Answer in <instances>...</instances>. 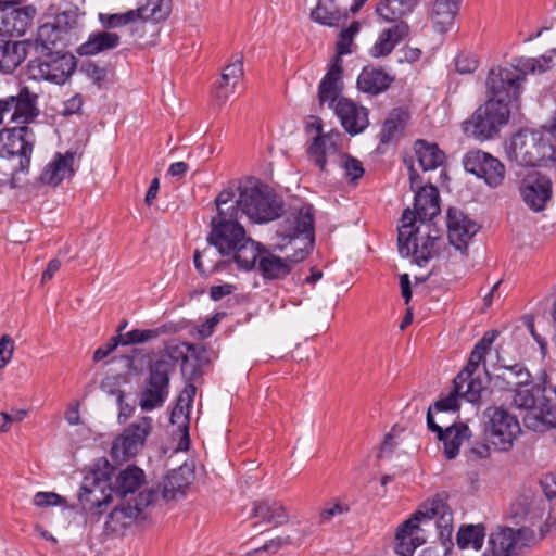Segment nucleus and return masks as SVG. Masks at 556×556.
I'll list each match as a JSON object with an SVG mask.
<instances>
[{
	"label": "nucleus",
	"mask_w": 556,
	"mask_h": 556,
	"mask_svg": "<svg viewBox=\"0 0 556 556\" xmlns=\"http://www.w3.org/2000/svg\"><path fill=\"white\" fill-rule=\"evenodd\" d=\"M215 204L217 215L212 218L207 241L220 255H229L245 237V230L238 220L239 208L235 205V191L231 188L223 190Z\"/></svg>",
	"instance_id": "1"
},
{
	"label": "nucleus",
	"mask_w": 556,
	"mask_h": 556,
	"mask_svg": "<svg viewBox=\"0 0 556 556\" xmlns=\"http://www.w3.org/2000/svg\"><path fill=\"white\" fill-rule=\"evenodd\" d=\"M169 357L162 356L149 366V375L144 380L139 401V405L144 412H151L163 406L169 394L170 374L175 370L173 358L182 357L186 361V353L194 351V346L190 343L180 342L169 346Z\"/></svg>",
	"instance_id": "2"
},
{
	"label": "nucleus",
	"mask_w": 556,
	"mask_h": 556,
	"mask_svg": "<svg viewBox=\"0 0 556 556\" xmlns=\"http://www.w3.org/2000/svg\"><path fill=\"white\" fill-rule=\"evenodd\" d=\"M401 223L397 236L400 254L412 256L418 266H425L438 253L439 230L431 224L415 227V215L409 207L403 212Z\"/></svg>",
	"instance_id": "3"
},
{
	"label": "nucleus",
	"mask_w": 556,
	"mask_h": 556,
	"mask_svg": "<svg viewBox=\"0 0 556 556\" xmlns=\"http://www.w3.org/2000/svg\"><path fill=\"white\" fill-rule=\"evenodd\" d=\"M312 127H315L317 135L313 139L307 154L319 170L328 172L327 166L334 163L343 169L345 177L350 180L359 179L364 175L362 163L349 154L340 153L339 141L341 134L334 130L324 134L319 121L313 123Z\"/></svg>",
	"instance_id": "4"
},
{
	"label": "nucleus",
	"mask_w": 556,
	"mask_h": 556,
	"mask_svg": "<svg viewBox=\"0 0 556 556\" xmlns=\"http://www.w3.org/2000/svg\"><path fill=\"white\" fill-rule=\"evenodd\" d=\"M507 157L520 166H542L556 161V150L543 132L523 129L515 134L505 146Z\"/></svg>",
	"instance_id": "5"
},
{
	"label": "nucleus",
	"mask_w": 556,
	"mask_h": 556,
	"mask_svg": "<svg viewBox=\"0 0 556 556\" xmlns=\"http://www.w3.org/2000/svg\"><path fill=\"white\" fill-rule=\"evenodd\" d=\"M238 190L235 205L239 208V215L245 214L258 224L271 222L281 215L282 201L269 186L257 182L240 186Z\"/></svg>",
	"instance_id": "6"
},
{
	"label": "nucleus",
	"mask_w": 556,
	"mask_h": 556,
	"mask_svg": "<svg viewBox=\"0 0 556 556\" xmlns=\"http://www.w3.org/2000/svg\"><path fill=\"white\" fill-rule=\"evenodd\" d=\"M113 467L106 459L97 462L84 477L78 493L83 509L100 516L103 507L112 501L114 493L111 483Z\"/></svg>",
	"instance_id": "7"
},
{
	"label": "nucleus",
	"mask_w": 556,
	"mask_h": 556,
	"mask_svg": "<svg viewBox=\"0 0 556 556\" xmlns=\"http://www.w3.org/2000/svg\"><path fill=\"white\" fill-rule=\"evenodd\" d=\"M510 109L495 100H486L463 123V130L478 140L493 138L508 122Z\"/></svg>",
	"instance_id": "8"
},
{
	"label": "nucleus",
	"mask_w": 556,
	"mask_h": 556,
	"mask_svg": "<svg viewBox=\"0 0 556 556\" xmlns=\"http://www.w3.org/2000/svg\"><path fill=\"white\" fill-rule=\"evenodd\" d=\"M523 75L514 66L494 67L486 78V92L489 100H495L509 108L517 101L522 92Z\"/></svg>",
	"instance_id": "9"
},
{
	"label": "nucleus",
	"mask_w": 556,
	"mask_h": 556,
	"mask_svg": "<svg viewBox=\"0 0 556 556\" xmlns=\"http://www.w3.org/2000/svg\"><path fill=\"white\" fill-rule=\"evenodd\" d=\"M42 54L43 58H38L28 63L27 72L30 79L63 84L74 73L76 62L72 54L63 52Z\"/></svg>",
	"instance_id": "10"
},
{
	"label": "nucleus",
	"mask_w": 556,
	"mask_h": 556,
	"mask_svg": "<svg viewBox=\"0 0 556 556\" xmlns=\"http://www.w3.org/2000/svg\"><path fill=\"white\" fill-rule=\"evenodd\" d=\"M484 416L490 442L500 451H508L521 433L518 419L502 407H489Z\"/></svg>",
	"instance_id": "11"
},
{
	"label": "nucleus",
	"mask_w": 556,
	"mask_h": 556,
	"mask_svg": "<svg viewBox=\"0 0 556 556\" xmlns=\"http://www.w3.org/2000/svg\"><path fill=\"white\" fill-rule=\"evenodd\" d=\"M169 4L166 0H147V3L135 10L115 14H99L101 24L106 28H116L138 23L164 21L169 15Z\"/></svg>",
	"instance_id": "12"
},
{
	"label": "nucleus",
	"mask_w": 556,
	"mask_h": 556,
	"mask_svg": "<svg viewBox=\"0 0 556 556\" xmlns=\"http://www.w3.org/2000/svg\"><path fill=\"white\" fill-rule=\"evenodd\" d=\"M155 498L156 492L154 490L143 489L136 497H131L126 503L116 506L108 517L105 522L106 530L115 534H122Z\"/></svg>",
	"instance_id": "13"
},
{
	"label": "nucleus",
	"mask_w": 556,
	"mask_h": 556,
	"mask_svg": "<svg viewBox=\"0 0 556 556\" xmlns=\"http://www.w3.org/2000/svg\"><path fill=\"white\" fill-rule=\"evenodd\" d=\"M36 136L28 126L5 128L0 131V156H20V167L27 170L30 163Z\"/></svg>",
	"instance_id": "14"
},
{
	"label": "nucleus",
	"mask_w": 556,
	"mask_h": 556,
	"mask_svg": "<svg viewBox=\"0 0 556 556\" xmlns=\"http://www.w3.org/2000/svg\"><path fill=\"white\" fill-rule=\"evenodd\" d=\"M534 541L535 534L528 527H500L490 534L489 545L493 556H519Z\"/></svg>",
	"instance_id": "15"
},
{
	"label": "nucleus",
	"mask_w": 556,
	"mask_h": 556,
	"mask_svg": "<svg viewBox=\"0 0 556 556\" xmlns=\"http://www.w3.org/2000/svg\"><path fill=\"white\" fill-rule=\"evenodd\" d=\"M410 189L415 192L414 210L415 223L429 224L440 213L439 190L432 184L422 185L421 177L413 165L408 166Z\"/></svg>",
	"instance_id": "16"
},
{
	"label": "nucleus",
	"mask_w": 556,
	"mask_h": 556,
	"mask_svg": "<svg viewBox=\"0 0 556 556\" xmlns=\"http://www.w3.org/2000/svg\"><path fill=\"white\" fill-rule=\"evenodd\" d=\"M152 430V418L144 416L137 422L130 424L114 440L111 455L116 460H126L135 456L144 445Z\"/></svg>",
	"instance_id": "17"
},
{
	"label": "nucleus",
	"mask_w": 556,
	"mask_h": 556,
	"mask_svg": "<svg viewBox=\"0 0 556 556\" xmlns=\"http://www.w3.org/2000/svg\"><path fill=\"white\" fill-rule=\"evenodd\" d=\"M519 194L529 210L534 213L542 212L552 201V181L540 172H531L520 181Z\"/></svg>",
	"instance_id": "18"
},
{
	"label": "nucleus",
	"mask_w": 556,
	"mask_h": 556,
	"mask_svg": "<svg viewBox=\"0 0 556 556\" xmlns=\"http://www.w3.org/2000/svg\"><path fill=\"white\" fill-rule=\"evenodd\" d=\"M417 513L420 514V520L427 530L431 527L437 529L438 536L444 546L452 544L453 515L443 500H432L424 504Z\"/></svg>",
	"instance_id": "19"
},
{
	"label": "nucleus",
	"mask_w": 556,
	"mask_h": 556,
	"mask_svg": "<svg viewBox=\"0 0 556 556\" xmlns=\"http://www.w3.org/2000/svg\"><path fill=\"white\" fill-rule=\"evenodd\" d=\"M464 167L467 172L483 178L492 188L502 185L505 177L504 165L491 154L483 151H470L465 155Z\"/></svg>",
	"instance_id": "20"
},
{
	"label": "nucleus",
	"mask_w": 556,
	"mask_h": 556,
	"mask_svg": "<svg viewBox=\"0 0 556 556\" xmlns=\"http://www.w3.org/2000/svg\"><path fill=\"white\" fill-rule=\"evenodd\" d=\"M427 529L420 520V514L415 513L401 523L395 533V551L401 556H412L415 549L426 543Z\"/></svg>",
	"instance_id": "21"
},
{
	"label": "nucleus",
	"mask_w": 556,
	"mask_h": 556,
	"mask_svg": "<svg viewBox=\"0 0 556 556\" xmlns=\"http://www.w3.org/2000/svg\"><path fill=\"white\" fill-rule=\"evenodd\" d=\"M277 233L282 239H298L303 236L306 245H311L314 239V219L311 206H303L296 212L290 213L279 225Z\"/></svg>",
	"instance_id": "22"
},
{
	"label": "nucleus",
	"mask_w": 556,
	"mask_h": 556,
	"mask_svg": "<svg viewBox=\"0 0 556 556\" xmlns=\"http://www.w3.org/2000/svg\"><path fill=\"white\" fill-rule=\"evenodd\" d=\"M479 226L457 208L447 211V236L452 245L457 250L467 249L470 240L478 232Z\"/></svg>",
	"instance_id": "23"
},
{
	"label": "nucleus",
	"mask_w": 556,
	"mask_h": 556,
	"mask_svg": "<svg viewBox=\"0 0 556 556\" xmlns=\"http://www.w3.org/2000/svg\"><path fill=\"white\" fill-rule=\"evenodd\" d=\"M37 14L34 5L0 8V33L23 36L31 26Z\"/></svg>",
	"instance_id": "24"
},
{
	"label": "nucleus",
	"mask_w": 556,
	"mask_h": 556,
	"mask_svg": "<svg viewBox=\"0 0 556 556\" xmlns=\"http://www.w3.org/2000/svg\"><path fill=\"white\" fill-rule=\"evenodd\" d=\"M7 102L8 113H12V122L29 123L39 115L37 106L38 94L28 87L20 88L18 92L3 99Z\"/></svg>",
	"instance_id": "25"
},
{
	"label": "nucleus",
	"mask_w": 556,
	"mask_h": 556,
	"mask_svg": "<svg viewBox=\"0 0 556 556\" xmlns=\"http://www.w3.org/2000/svg\"><path fill=\"white\" fill-rule=\"evenodd\" d=\"M332 109L350 135L362 132L369 124L367 110L346 98H340Z\"/></svg>",
	"instance_id": "26"
},
{
	"label": "nucleus",
	"mask_w": 556,
	"mask_h": 556,
	"mask_svg": "<svg viewBox=\"0 0 556 556\" xmlns=\"http://www.w3.org/2000/svg\"><path fill=\"white\" fill-rule=\"evenodd\" d=\"M523 425L533 431L545 432L556 428V404L544 395H539V402L522 415Z\"/></svg>",
	"instance_id": "27"
},
{
	"label": "nucleus",
	"mask_w": 556,
	"mask_h": 556,
	"mask_svg": "<svg viewBox=\"0 0 556 556\" xmlns=\"http://www.w3.org/2000/svg\"><path fill=\"white\" fill-rule=\"evenodd\" d=\"M307 255L304 248H300L292 257L281 258L273 253H263L258 261V269L265 279H281L292 269V266L303 261Z\"/></svg>",
	"instance_id": "28"
},
{
	"label": "nucleus",
	"mask_w": 556,
	"mask_h": 556,
	"mask_svg": "<svg viewBox=\"0 0 556 556\" xmlns=\"http://www.w3.org/2000/svg\"><path fill=\"white\" fill-rule=\"evenodd\" d=\"M409 33L410 28L406 22H397L382 29L369 49L370 56L383 58L389 55L400 42L409 36Z\"/></svg>",
	"instance_id": "29"
},
{
	"label": "nucleus",
	"mask_w": 556,
	"mask_h": 556,
	"mask_svg": "<svg viewBox=\"0 0 556 556\" xmlns=\"http://www.w3.org/2000/svg\"><path fill=\"white\" fill-rule=\"evenodd\" d=\"M28 46L25 40H11L4 34H0V72L13 73L25 61Z\"/></svg>",
	"instance_id": "30"
},
{
	"label": "nucleus",
	"mask_w": 556,
	"mask_h": 556,
	"mask_svg": "<svg viewBox=\"0 0 556 556\" xmlns=\"http://www.w3.org/2000/svg\"><path fill=\"white\" fill-rule=\"evenodd\" d=\"M75 153L67 151L65 154L56 153L43 168L39 176L43 185L56 187L64 179L74 174L73 162Z\"/></svg>",
	"instance_id": "31"
},
{
	"label": "nucleus",
	"mask_w": 556,
	"mask_h": 556,
	"mask_svg": "<svg viewBox=\"0 0 556 556\" xmlns=\"http://www.w3.org/2000/svg\"><path fill=\"white\" fill-rule=\"evenodd\" d=\"M341 63V60L336 59L319 85V101L320 103H328L329 108H333L340 99L339 92L342 79Z\"/></svg>",
	"instance_id": "32"
},
{
	"label": "nucleus",
	"mask_w": 556,
	"mask_h": 556,
	"mask_svg": "<svg viewBox=\"0 0 556 556\" xmlns=\"http://www.w3.org/2000/svg\"><path fill=\"white\" fill-rule=\"evenodd\" d=\"M67 40L62 30L56 29L51 23H46L37 30L35 47L39 53L62 52L61 49L66 46Z\"/></svg>",
	"instance_id": "33"
},
{
	"label": "nucleus",
	"mask_w": 556,
	"mask_h": 556,
	"mask_svg": "<svg viewBox=\"0 0 556 556\" xmlns=\"http://www.w3.org/2000/svg\"><path fill=\"white\" fill-rule=\"evenodd\" d=\"M243 76V64L241 60L226 66L220 79L216 84L215 99L222 104L235 92L236 86Z\"/></svg>",
	"instance_id": "34"
},
{
	"label": "nucleus",
	"mask_w": 556,
	"mask_h": 556,
	"mask_svg": "<svg viewBox=\"0 0 556 556\" xmlns=\"http://www.w3.org/2000/svg\"><path fill=\"white\" fill-rule=\"evenodd\" d=\"M146 475L142 469L137 466H128L121 470L115 478L113 491L116 495L126 497L134 494L144 483Z\"/></svg>",
	"instance_id": "35"
},
{
	"label": "nucleus",
	"mask_w": 556,
	"mask_h": 556,
	"mask_svg": "<svg viewBox=\"0 0 556 556\" xmlns=\"http://www.w3.org/2000/svg\"><path fill=\"white\" fill-rule=\"evenodd\" d=\"M392 80L393 78L383 70L368 66L361 72L357 88L366 93L378 94L384 91Z\"/></svg>",
	"instance_id": "36"
},
{
	"label": "nucleus",
	"mask_w": 556,
	"mask_h": 556,
	"mask_svg": "<svg viewBox=\"0 0 556 556\" xmlns=\"http://www.w3.org/2000/svg\"><path fill=\"white\" fill-rule=\"evenodd\" d=\"M496 333L494 331L486 332L481 340L473 346L467 366L456 377L455 382L462 384L465 379L470 378L477 370L481 362L484 359L488 352L495 340Z\"/></svg>",
	"instance_id": "37"
},
{
	"label": "nucleus",
	"mask_w": 556,
	"mask_h": 556,
	"mask_svg": "<svg viewBox=\"0 0 556 556\" xmlns=\"http://www.w3.org/2000/svg\"><path fill=\"white\" fill-rule=\"evenodd\" d=\"M470 435V430L464 422L447 427L439 437V440L443 442L446 458H455L459 453L460 445L469 440Z\"/></svg>",
	"instance_id": "38"
},
{
	"label": "nucleus",
	"mask_w": 556,
	"mask_h": 556,
	"mask_svg": "<svg viewBox=\"0 0 556 556\" xmlns=\"http://www.w3.org/2000/svg\"><path fill=\"white\" fill-rule=\"evenodd\" d=\"M417 161L424 172L434 170L445 160V154L435 143L419 139L414 144Z\"/></svg>",
	"instance_id": "39"
},
{
	"label": "nucleus",
	"mask_w": 556,
	"mask_h": 556,
	"mask_svg": "<svg viewBox=\"0 0 556 556\" xmlns=\"http://www.w3.org/2000/svg\"><path fill=\"white\" fill-rule=\"evenodd\" d=\"M555 55L556 49H551L538 58H516L514 59V66L523 75L526 80L528 74H543L553 68Z\"/></svg>",
	"instance_id": "40"
},
{
	"label": "nucleus",
	"mask_w": 556,
	"mask_h": 556,
	"mask_svg": "<svg viewBox=\"0 0 556 556\" xmlns=\"http://www.w3.org/2000/svg\"><path fill=\"white\" fill-rule=\"evenodd\" d=\"M458 9L457 0H435L432 10L433 27L444 34L451 29Z\"/></svg>",
	"instance_id": "41"
},
{
	"label": "nucleus",
	"mask_w": 556,
	"mask_h": 556,
	"mask_svg": "<svg viewBox=\"0 0 556 556\" xmlns=\"http://www.w3.org/2000/svg\"><path fill=\"white\" fill-rule=\"evenodd\" d=\"M119 43V36L110 31H98L91 34L88 40L81 43L77 53L80 55H94L109 49L117 47Z\"/></svg>",
	"instance_id": "42"
},
{
	"label": "nucleus",
	"mask_w": 556,
	"mask_h": 556,
	"mask_svg": "<svg viewBox=\"0 0 556 556\" xmlns=\"http://www.w3.org/2000/svg\"><path fill=\"white\" fill-rule=\"evenodd\" d=\"M193 480V471L187 466H180L173 469L164 479L163 496L165 498H174L177 493H181Z\"/></svg>",
	"instance_id": "43"
},
{
	"label": "nucleus",
	"mask_w": 556,
	"mask_h": 556,
	"mask_svg": "<svg viewBox=\"0 0 556 556\" xmlns=\"http://www.w3.org/2000/svg\"><path fill=\"white\" fill-rule=\"evenodd\" d=\"M232 254L238 267L244 270L254 268L256 261H260L263 255L260 250V244L247 236L244 237V240L233 249Z\"/></svg>",
	"instance_id": "44"
},
{
	"label": "nucleus",
	"mask_w": 556,
	"mask_h": 556,
	"mask_svg": "<svg viewBox=\"0 0 556 556\" xmlns=\"http://www.w3.org/2000/svg\"><path fill=\"white\" fill-rule=\"evenodd\" d=\"M416 0H381L376 7L377 14L386 22L397 23L404 15L410 13Z\"/></svg>",
	"instance_id": "45"
},
{
	"label": "nucleus",
	"mask_w": 556,
	"mask_h": 556,
	"mask_svg": "<svg viewBox=\"0 0 556 556\" xmlns=\"http://www.w3.org/2000/svg\"><path fill=\"white\" fill-rule=\"evenodd\" d=\"M309 18L323 26L337 27L341 22L349 18V12L341 9H332L327 3L319 1L314 9L311 10Z\"/></svg>",
	"instance_id": "46"
},
{
	"label": "nucleus",
	"mask_w": 556,
	"mask_h": 556,
	"mask_svg": "<svg viewBox=\"0 0 556 556\" xmlns=\"http://www.w3.org/2000/svg\"><path fill=\"white\" fill-rule=\"evenodd\" d=\"M195 391L197 389L192 383H189L185 387L182 392L177 397L176 405L172 410V424H177L179 428H184V426L188 427L189 409L192 405Z\"/></svg>",
	"instance_id": "47"
},
{
	"label": "nucleus",
	"mask_w": 556,
	"mask_h": 556,
	"mask_svg": "<svg viewBox=\"0 0 556 556\" xmlns=\"http://www.w3.org/2000/svg\"><path fill=\"white\" fill-rule=\"evenodd\" d=\"M485 528L482 525H464L459 528L456 542L460 549L479 551L484 542Z\"/></svg>",
	"instance_id": "48"
},
{
	"label": "nucleus",
	"mask_w": 556,
	"mask_h": 556,
	"mask_svg": "<svg viewBox=\"0 0 556 556\" xmlns=\"http://www.w3.org/2000/svg\"><path fill=\"white\" fill-rule=\"evenodd\" d=\"M407 121V113L401 109L393 110L383 123L380 140L389 143L396 139L404 130Z\"/></svg>",
	"instance_id": "49"
},
{
	"label": "nucleus",
	"mask_w": 556,
	"mask_h": 556,
	"mask_svg": "<svg viewBox=\"0 0 556 556\" xmlns=\"http://www.w3.org/2000/svg\"><path fill=\"white\" fill-rule=\"evenodd\" d=\"M361 30L359 22H352L349 27L342 29L337 40V58L341 60L342 55L353 53L355 51V45L353 42L355 36Z\"/></svg>",
	"instance_id": "50"
},
{
	"label": "nucleus",
	"mask_w": 556,
	"mask_h": 556,
	"mask_svg": "<svg viewBox=\"0 0 556 556\" xmlns=\"http://www.w3.org/2000/svg\"><path fill=\"white\" fill-rule=\"evenodd\" d=\"M215 254V251L211 247L194 252V266L202 276H208L215 271L217 266V261L214 258Z\"/></svg>",
	"instance_id": "51"
},
{
	"label": "nucleus",
	"mask_w": 556,
	"mask_h": 556,
	"mask_svg": "<svg viewBox=\"0 0 556 556\" xmlns=\"http://www.w3.org/2000/svg\"><path fill=\"white\" fill-rule=\"evenodd\" d=\"M464 388L460 391V396L466 399L470 403H478L482 396V393L485 391L483 382L479 378H470L465 379L463 382Z\"/></svg>",
	"instance_id": "52"
},
{
	"label": "nucleus",
	"mask_w": 556,
	"mask_h": 556,
	"mask_svg": "<svg viewBox=\"0 0 556 556\" xmlns=\"http://www.w3.org/2000/svg\"><path fill=\"white\" fill-rule=\"evenodd\" d=\"M453 382L454 388L450 394L434 403L433 408L435 412H455L459 408V397H462L460 391L464 386L463 383H456L455 380Z\"/></svg>",
	"instance_id": "53"
},
{
	"label": "nucleus",
	"mask_w": 556,
	"mask_h": 556,
	"mask_svg": "<svg viewBox=\"0 0 556 556\" xmlns=\"http://www.w3.org/2000/svg\"><path fill=\"white\" fill-rule=\"evenodd\" d=\"M538 402L539 396H535L530 389L522 386H519L513 396V405L525 413L529 412Z\"/></svg>",
	"instance_id": "54"
},
{
	"label": "nucleus",
	"mask_w": 556,
	"mask_h": 556,
	"mask_svg": "<svg viewBox=\"0 0 556 556\" xmlns=\"http://www.w3.org/2000/svg\"><path fill=\"white\" fill-rule=\"evenodd\" d=\"M502 377L507 381L508 384L513 386H523L527 384L530 380L529 371L519 364L505 367Z\"/></svg>",
	"instance_id": "55"
},
{
	"label": "nucleus",
	"mask_w": 556,
	"mask_h": 556,
	"mask_svg": "<svg viewBox=\"0 0 556 556\" xmlns=\"http://www.w3.org/2000/svg\"><path fill=\"white\" fill-rule=\"evenodd\" d=\"M160 336L159 329H134L123 336H121L122 344H137L153 340Z\"/></svg>",
	"instance_id": "56"
},
{
	"label": "nucleus",
	"mask_w": 556,
	"mask_h": 556,
	"mask_svg": "<svg viewBox=\"0 0 556 556\" xmlns=\"http://www.w3.org/2000/svg\"><path fill=\"white\" fill-rule=\"evenodd\" d=\"M51 24L56 26V29L62 30L63 36L67 38L70 31L78 26V14L72 10L61 12L56 15L54 23Z\"/></svg>",
	"instance_id": "57"
},
{
	"label": "nucleus",
	"mask_w": 556,
	"mask_h": 556,
	"mask_svg": "<svg viewBox=\"0 0 556 556\" xmlns=\"http://www.w3.org/2000/svg\"><path fill=\"white\" fill-rule=\"evenodd\" d=\"M350 507L349 505L336 502V503H329L320 513H319V522L320 523H327L332 518L337 516H341L343 514L349 513Z\"/></svg>",
	"instance_id": "58"
},
{
	"label": "nucleus",
	"mask_w": 556,
	"mask_h": 556,
	"mask_svg": "<svg viewBox=\"0 0 556 556\" xmlns=\"http://www.w3.org/2000/svg\"><path fill=\"white\" fill-rule=\"evenodd\" d=\"M65 498L54 492H38L34 496V504L38 507L63 505Z\"/></svg>",
	"instance_id": "59"
},
{
	"label": "nucleus",
	"mask_w": 556,
	"mask_h": 556,
	"mask_svg": "<svg viewBox=\"0 0 556 556\" xmlns=\"http://www.w3.org/2000/svg\"><path fill=\"white\" fill-rule=\"evenodd\" d=\"M14 352V342L10 336L0 339V371L10 363Z\"/></svg>",
	"instance_id": "60"
},
{
	"label": "nucleus",
	"mask_w": 556,
	"mask_h": 556,
	"mask_svg": "<svg viewBox=\"0 0 556 556\" xmlns=\"http://www.w3.org/2000/svg\"><path fill=\"white\" fill-rule=\"evenodd\" d=\"M81 72L94 84H101L106 77V70L93 62L84 63Z\"/></svg>",
	"instance_id": "61"
},
{
	"label": "nucleus",
	"mask_w": 556,
	"mask_h": 556,
	"mask_svg": "<svg viewBox=\"0 0 556 556\" xmlns=\"http://www.w3.org/2000/svg\"><path fill=\"white\" fill-rule=\"evenodd\" d=\"M455 67L460 74H471L478 68V60L473 55L459 54L455 60Z\"/></svg>",
	"instance_id": "62"
},
{
	"label": "nucleus",
	"mask_w": 556,
	"mask_h": 556,
	"mask_svg": "<svg viewBox=\"0 0 556 556\" xmlns=\"http://www.w3.org/2000/svg\"><path fill=\"white\" fill-rule=\"evenodd\" d=\"M289 521V515L285 506L278 502H271V509L269 515V523L275 526L285 525Z\"/></svg>",
	"instance_id": "63"
},
{
	"label": "nucleus",
	"mask_w": 556,
	"mask_h": 556,
	"mask_svg": "<svg viewBox=\"0 0 556 556\" xmlns=\"http://www.w3.org/2000/svg\"><path fill=\"white\" fill-rule=\"evenodd\" d=\"M545 496L551 500L556 496V470L544 475L540 480Z\"/></svg>",
	"instance_id": "64"
}]
</instances>
